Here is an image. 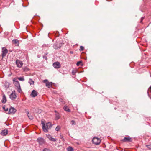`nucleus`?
Returning a JSON list of instances; mask_svg holds the SVG:
<instances>
[{"label":"nucleus","instance_id":"9b49d317","mask_svg":"<svg viewBox=\"0 0 151 151\" xmlns=\"http://www.w3.org/2000/svg\"><path fill=\"white\" fill-rule=\"evenodd\" d=\"M53 65L55 68H59L60 66V64L58 62L53 63Z\"/></svg>","mask_w":151,"mask_h":151},{"label":"nucleus","instance_id":"c9c22d12","mask_svg":"<svg viewBox=\"0 0 151 151\" xmlns=\"http://www.w3.org/2000/svg\"><path fill=\"white\" fill-rule=\"evenodd\" d=\"M149 89L150 90V92H151V86L149 87Z\"/></svg>","mask_w":151,"mask_h":151},{"label":"nucleus","instance_id":"f257e3e1","mask_svg":"<svg viewBox=\"0 0 151 151\" xmlns=\"http://www.w3.org/2000/svg\"><path fill=\"white\" fill-rule=\"evenodd\" d=\"M41 124L43 130L45 132H48V130L51 129L52 127V124L50 122H48L45 124L42 121Z\"/></svg>","mask_w":151,"mask_h":151},{"label":"nucleus","instance_id":"c85d7f7f","mask_svg":"<svg viewBox=\"0 0 151 151\" xmlns=\"http://www.w3.org/2000/svg\"><path fill=\"white\" fill-rule=\"evenodd\" d=\"M43 151H51V150L49 149H47V148H45L44 149Z\"/></svg>","mask_w":151,"mask_h":151},{"label":"nucleus","instance_id":"4c0bfd02","mask_svg":"<svg viewBox=\"0 0 151 151\" xmlns=\"http://www.w3.org/2000/svg\"><path fill=\"white\" fill-rule=\"evenodd\" d=\"M61 139H63V137H61Z\"/></svg>","mask_w":151,"mask_h":151},{"label":"nucleus","instance_id":"f03ea898","mask_svg":"<svg viewBox=\"0 0 151 151\" xmlns=\"http://www.w3.org/2000/svg\"><path fill=\"white\" fill-rule=\"evenodd\" d=\"M13 83L15 86L17 87V91L20 93L21 92L22 90L20 86L19 82L15 78L13 79Z\"/></svg>","mask_w":151,"mask_h":151},{"label":"nucleus","instance_id":"a878e982","mask_svg":"<svg viewBox=\"0 0 151 151\" xmlns=\"http://www.w3.org/2000/svg\"><path fill=\"white\" fill-rule=\"evenodd\" d=\"M71 124L72 125H75L76 124V123L73 120H72L71 121Z\"/></svg>","mask_w":151,"mask_h":151},{"label":"nucleus","instance_id":"0eeeda50","mask_svg":"<svg viewBox=\"0 0 151 151\" xmlns=\"http://www.w3.org/2000/svg\"><path fill=\"white\" fill-rule=\"evenodd\" d=\"M16 64L17 66L19 68H21L23 65L22 62L21 61L18 59H17L16 60Z\"/></svg>","mask_w":151,"mask_h":151},{"label":"nucleus","instance_id":"f704fd0d","mask_svg":"<svg viewBox=\"0 0 151 151\" xmlns=\"http://www.w3.org/2000/svg\"><path fill=\"white\" fill-rule=\"evenodd\" d=\"M59 118V116H57L56 117V119H58Z\"/></svg>","mask_w":151,"mask_h":151},{"label":"nucleus","instance_id":"4be33fe9","mask_svg":"<svg viewBox=\"0 0 151 151\" xmlns=\"http://www.w3.org/2000/svg\"><path fill=\"white\" fill-rule=\"evenodd\" d=\"M17 79L21 81H24V80L23 77H18Z\"/></svg>","mask_w":151,"mask_h":151},{"label":"nucleus","instance_id":"6e6552de","mask_svg":"<svg viewBox=\"0 0 151 151\" xmlns=\"http://www.w3.org/2000/svg\"><path fill=\"white\" fill-rule=\"evenodd\" d=\"M16 111V110L13 107H11L9 109L8 113L9 114H13L15 113Z\"/></svg>","mask_w":151,"mask_h":151},{"label":"nucleus","instance_id":"f8f14e48","mask_svg":"<svg viewBox=\"0 0 151 151\" xmlns=\"http://www.w3.org/2000/svg\"><path fill=\"white\" fill-rule=\"evenodd\" d=\"M47 137L50 140L53 142H55L57 140L56 139L53 138L52 136L50 135H47Z\"/></svg>","mask_w":151,"mask_h":151},{"label":"nucleus","instance_id":"39448f33","mask_svg":"<svg viewBox=\"0 0 151 151\" xmlns=\"http://www.w3.org/2000/svg\"><path fill=\"white\" fill-rule=\"evenodd\" d=\"M37 141L39 143V145H42L44 144L45 142V140L42 137H39L37 139Z\"/></svg>","mask_w":151,"mask_h":151},{"label":"nucleus","instance_id":"cd10ccee","mask_svg":"<svg viewBox=\"0 0 151 151\" xmlns=\"http://www.w3.org/2000/svg\"><path fill=\"white\" fill-rule=\"evenodd\" d=\"M77 71V70H73L72 71V74L73 75H75L76 74V73Z\"/></svg>","mask_w":151,"mask_h":151},{"label":"nucleus","instance_id":"ddd939ff","mask_svg":"<svg viewBox=\"0 0 151 151\" xmlns=\"http://www.w3.org/2000/svg\"><path fill=\"white\" fill-rule=\"evenodd\" d=\"M25 112L27 114L28 117H29L30 119L32 120L33 119L34 117L33 115L31 114H29V112L27 111L26 110H25Z\"/></svg>","mask_w":151,"mask_h":151},{"label":"nucleus","instance_id":"20e7f679","mask_svg":"<svg viewBox=\"0 0 151 151\" xmlns=\"http://www.w3.org/2000/svg\"><path fill=\"white\" fill-rule=\"evenodd\" d=\"M8 52V50L5 47H2V54L1 56L3 58L6 56V54Z\"/></svg>","mask_w":151,"mask_h":151},{"label":"nucleus","instance_id":"393cba45","mask_svg":"<svg viewBox=\"0 0 151 151\" xmlns=\"http://www.w3.org/2000/svg\"><path fill=\"white\" fill-rule=\"evenodd\" d=\"M60 128V127L59 126H58L55 128V130L57 131H59Z\"/></svg>","mask_w":151,"mask_h":151},{"label":"nucleus","instance_id":"2eb2a0df","mask_svg":"<svg viewBox=\"0 0 151 151\" xmlns=\"http://www.w3.org/2000/svg\"><path fill=\"white\" fill-rule=\"evenodd\" d=\"M13 43L15 44L16 45H18L19 43V40L17 39H14L12 40Z\"/></svg>","mask_w":151,"mask_h":151},{"label":"nucleus","instance_id":"5701e85b","mask_svg":"<svg viewBox=\"0 0 151 151\" xmlns=\"http://www.w3.org/2000/svg\"><path fill=\"white\" fill-rule=\"evenodd\" d=\"M68 151H73V148L71 147H69L67 148Z\"/></svg>","mask_w":151,"mask_h":151},{"label":"nucleus","instance_id":"412c9836","mask_svg":"<svg viewBox=\"0 0 151 151\" xmlns=\"http://www.w3.org/2000/svg\"><path fill=\"white\" fill-rule=\"evenodd\" d=\"M29 83L30 84V85L32 84H33L34 83V81H33L32 79L31 78L29 79Z\"/></svg>","mask_w":151,"mask_h":151},{"label":"nucleus","instance_id":"bb28decb","mask_svg":"<svg viewBox=\"0 0 151 151\" xmlns=\"http://www.w3.org/2000/svg\"><path fill=\"white\" fill-rule=\"evenodd\" d=\"M84 49V47L81 46L80 47V51H83Z\"/></svg>","mask_w":151,"mask_h":151},{"label":"nucleus","instance_id":"aec40b11","mask_svg":"<svg viewBox=\"0 0 151 151\" xmlns=\"http://www.w3.org/2000/svg\"><path fill=\"white\" fill-rule=\"evenodd\" d=\"M9 85V83L8 82H6L4 83V86L6 88H8Z\"/></svg>","mask_w":151,"mask_h":151},{"label":"nucleus","instance_id":"4468645a","mask_svg":"<svg viewBox=\"0 0 151 151\" xmlns=\"http://www.w3.org/2000/svg\"><path fill=\"white\" fill-rule=\"evenodd\" d=\"M8 133V131L6 130H2L1 132V134L3 136L6 135Z\"/></svg>","mask_w":151,"mask_h":151},{"label":"nucleus","instance_id":"6ab92c4d","mask_svg":"<svg viewBox=\"0 0 151 151\" xmlns=\"http://www.w3.org/2000/svg\"><path fill=\"white\" fill-rule=\"evenodd\" d=\"M63 109L65 111L68 112H70V109H69L68 107L66 106H65L63 107Z\"/></svg>","mask_w":151,"mask_h":151},{"label":"nucleus","instance_id":"f3484780","mask_svg":"<svg viewBox=\"0 0 151 151\" xmlns=\"http://www.w3.org/2000/svg\"><path fill=\"white\" fill-rule=\"evenodd\" d=\"M6 101V97L4 94L3 95L2 100V102L3 103H5Z\"/></svg>","mask_w":151,"mask_h":151},{"label":"nucleus","instance_id":"7c9ffc66","mask_svg":"<svg viewBox=\"0 0 151 151\" xmlns=\"http://www.w3.org/2000/svg\"><path fill=\"white\" fill-rule=\"evenodd\" d=\"M82 63L81 61H79L77 62L76 63V65L77 66H79L80 64Z\"/></svg>","mask_w":151,"mask_h":151},{"label":"nucleus","instance_id":"e433bc0d","mask_svg":"<svg viewBox=\"0 0 151 151\" xmlns=\"http://www.w3.org/2000/svg\"><path fill=\"white\" fill-rule=\"evenodd\" d=\"M70 53H71V54H72V53H73V52L72 51H71L70 52Z\"/></svg>","mask_w":151,"mask_h":151},{"label":"nucleus","instance_id":"473e14b6","mask_svg":"<svg viewBox=\"0 0 151 151\" xmlns=\"http://www.w3.org/2000/svg\"><path fill=\"white\" fill-rule=\"evenodd\" d=\"M48 81V80H47V79H45V80L43 81V82L44 83H47V82Z\"/></svg>","mask_w":151,"mask_h":151},{"label":"nucleus","instance_id":"a211bd4d","mask_svg":"<svg viewBox=\"0 0 151 151\" xmlns=\"http://www.w3.org/2000/svg\"><path fill=\"white\" fill-rule=\"evenodd\" d=\"M46 86L48 88H50L52 86V82H47L46 83Z\"/></svg>","mask_w":151,"mask_h":151},{"label":"nucleus","instance_id":"7ed1b4c3","mask_svg":"<svg viewBox=\"0 0 151 151\" xmlns=\"http://www.w3.org/2000/svg\"><path fill=\"white\" fill-rule=\"evenodd\" d=\"M62 46V44L60 41L57 42L53 45V48L56 49H60Z\"/></svg>","mask_w":151,"mask_h":151},{"label":"nucleus","instance_id":"dca6fc26","mask_svg":"<svg viewBox=\"0 0 151 151\" xmlns=\"http://www.w3.org/2000/svg\"><path fill=\"white\" fill-rule=\"evenodd\" d=\"M131 140V138L125 137L123 140V141L124 142H131L132 141Z\"/></svg>","mask_w":151,"mask_h":151},{"label":"nucleus","instance_id":"2f4dec72","mask_svg":"<svg viewBox=\"0 0 151 151\" xmlns=\"http://www.w3.org/2000/svg\"><path fill=\"white\" fill-rule=\"evenodd\" d=\"M43 58H45V59L46 60H47V57L45 55H43Z\"/></svg>","mask_w":151,"mask_h":151},{"label":"nucleus","instance_id":"1a4fd4ad","mask_svg":"<svg viewBox=\"0 0 151 151\" xmlns=\"http://www.w3.org/2000/svg\"><path fill=\"white\" fill-rule=\"evenodd\" d=\"M10 98L12 100H14L16 98L15 92H12L10 96Z\"/></svg>","mask_w":151,"mask_h":151},{"label":"nucleus","instance_id":"9d476101","mask_svg":"<svg viewBox=\"0 0 151 151\" xmlns=\"http://www.w3.org/2000/svg\"><path fill=\"white\" fill-rule=\"evenodd\" d=\"M38 95V93L37 91L34 90H33L31 94V96L33 97H35L37 96Z\"/></svg>","mask_w":151,"mask_h":151},{"label":"nucleus","instance_id":"423d86ee","mask_svg":"<svg viewBox=\"0 0 151 151\" xmlns=\"http://www.w3.org/2000/svg\"><path fill=\"white\" fill-rule=\"evenodd\" d=\"M93 142L95 145H98L101 142V140L100 138L97 137H94L92 140Z\"/></svg>","mask_w":151,"mask_h":151},{"label":"nucleus","instance_id":"c756f323","mask_svg":"<svg viewBox=\"0 0 151 151\" xmlns=\"http://www.w3.org/2000/svg\"><path fill=\"white\" fill-rule=\"evenodd\" d=\"M146 146L149 149H151V145H146Z\"/></svg>","mask_w":151,"mask_h":151},{"label":"nucleus","instance_id":"b1692460","mask_svg":"<svg viewBox=\"0 0 151 151\" xmlns=\"http://www.w3.org/2000/svg\"><path fill=\"white\" fill-rule=\"evenodd\" d=\"M3 109L6 111H8V109L7 108H6L5 106L3 107Z\"/></svg>","mask_w":151,"mask_h":151},{"label":"nucleus","instance_id":"72a5a7b5","mask_svg":"<svg viewBox=\"0 0 151 151\" xmlns=\"http://www.w3.org/2000/svg\"><path fill=\"white\" fill-rule=\"evenodd\" d=\"M144 19V17H142L141 18V21H140V22L141 23L142 22V21Z\"/></svg>","mask_w":151,"mask_h":151}]
</instances>
